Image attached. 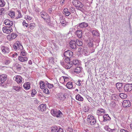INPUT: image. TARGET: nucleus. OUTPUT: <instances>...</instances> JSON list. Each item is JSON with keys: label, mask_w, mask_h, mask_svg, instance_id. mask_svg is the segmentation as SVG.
<instances>
[{"label": "nucleus", "mask_w": 132, "mask_h": 132, "mask_svg": "<svg viewBox=\"0 0 132 132\" xmlns=\"http://www.w3.org/2000/svg\"><path fill=\"white\" fill-rule=\"evenodd\" d=\"M13 49L16 51L18 53L23 48V47L20 42L17 41L14 43L13 45Z\"/></svg>", "instance_id": "1"}, {"label": "nucleus", "mask_w": 132, "mask_h": 132, "mask_svg": "<svg viewBox=\"0 0 132 132\" xmlns=\"http://www.w3.org/2000/svg\"><path fill=\"white\" fill-rule=\"evenodd\" d=\"M7 76L5 75H2L0 76V80L1 82V85L4 87H5L6 83L5 81L7 79Z\"/></svg>", "instance_id": "2"}, {"label": "nucleus", "mask_w": 132, "mask_h": 132, "mask_svg": "<svg viewBox=\"0 0 132 132\" xmlns=\"http://www.w3.org/2000/svg\"><path fill=\"white\" fill-rule=\"evenodd\" d=\"M87 120L88 124L92 126L94 125L96 122L95 118L92 115H89L88 116Z\"/></svg>", "instance_id": "3"}, {"label": "nucleus", "mask_w": 132, "mask_h": 132, "mask_svg": "<svg viewBox=\"0 0 132 132\" xmlns=\"http://www.w3.org/2000/svg\"><path fill=\"white\" fill-rule=\"evenodd\" d=\"M51 113L54 116L57 118L61 117L62 114L60 110L58 111L55 109L52 110Z\"/></svg>", "instance_id": "4"}, {"label": "nucleus", "mask_w": 132, "mask_h": 132, "mask_svg": "<svg viewBox=\"0 0 132 132\" xmlns=\"http://www.w3.org/2000/svg\"><path fill=\"white\" fill-rule=\"evenodd\" d=\"M57 98L59 100L64 101H66L67 99V95L66 93H59L57 94Z\"/></svg>", "instance_id": "5"}, {"label": "nucleus", "mask_w": 132, "mask_h": 132, "mask_svg": "<svg viewBox=\"0 0 132 132\" xmlns=\"http://www.w3.org/2000/svg\"><path fill=\"white\" fill-rule=\"evenodd\" d=\"M1 59L3 63L6 65H8L11 61V59L6 56H2Z\"/></svg>", "instance_id": "6"}, {"label": "nucleus", "mask_w": 132, "mask_h": 132, "mask_svg": "<svg viewBox=\"0 0 132 132\" xmlns=\"http://www.w3.org/2000/svg\"><path fill=\"white\" fill-rule=\"evenodd\" d=\"M3 32L6 34H9L13 31L12 27L6 26L3 27L2 28Z\"/></svg>", "instance_id": "7"}, {"label": "nucleus", "mask_w": 132, "mask_h": 132, "mask_svg": "<svg viewBox=\"0 0 132 132\" xmlns=\"http://www.w3.org/2000/svg\"><path fill=\"white\" fill-rule=\"evenodd\" d=\"M0 48L2 50V53L3 54H8L10 52L9 48L5 46L4 45L1 46Z\"/></svg>", "instance_id": "8"}, {"label": "nucleus", "mask_w": 132, "mask_h": 132, "mask_svg": "<svg viewBox=\"0 0 132 132\" xmlns=\"http://www.w3.org/2000/svg\"><path fill=\"white\" fill-rule=\"evenodd\" d=\"M73 54V52L69 50L65 52L64 53V55L65 57L69 58L72 56Z\"/></svg>", "instance_id": "9"}, {"label": "nucleus", "mask_w": 132, "mask_h": 132, "mask_svg": "<svg viewBox=\"0 0 132 132\" xmlns=\"http://www.w3.org/2000/svg\"><path fill=\"white\" fill-rule=\"evenodd\" d=\"M124 89L126 92L131 91L132 89V84H126L124 87Z\"/></svg>", "instance_id": "10"}, {"label": "nucleus", "mask_w": 132, "mask_h": 132, "mask_svg": "<svg viewBox=\"0 0 132 132\" xmlns=\"http://www.w3.org/2000/svg\"><path fill=\"white\" fill-rule=\"evenodd\" d=\"M17 36V35L15 33H13L7 35V37L8 39L10 41L15 39Z\"/></svg>", "instance_id": "11"}, {"label": "nucleus", "mask_w": 132, "mask_h": 132, "mask_svg": "<svg viewBox=\"0 0 132 132\" xmlns=\"http://www.w3.org/2000/svg\"><path fill=\"white\" fill-rule=\"evenodd\" d=\"M69 44V46L71 48L75 49L76 48V43L74 40H72L70 41Z\"/></svg>", "instance_id": "12"}, {"label": "nucleus", "mask_w": 132, "mask_h": 132, "mask_svg": "<svg viewBox=\"0 0 132 132\" xmlns=\"http://www.w3.org/2000/svg\"><path fill=\"white\" fill-rule=\"evenodd\" d=\"M15 81L18 84H21L23 81V79L20 76H16L15 77Z\"/></svg>", "instance_id": "13"}, {"label": "nucleus", "mask_w": 132, "mask_h": 132, "mask_svg": "<svg viewBox=\"0 0 132 132\" xmlns=\"http://www.w3.org/2000/svg\"><path fill=\"white\" fill-rule=\"evenodd\" d=\"M70 62V59L68 58H64L63 59L62 61H60V63L61 64L63 65L64 66L65 65L66 63Z\"/></svg>", "instance_id": "14"}, {"label": "nucleus", "mask_w": 132, "mask_h": 132, "mask_svg": "<svg viewBox=\"0 0 132 132\" xmlns=\"http://www.w3.org/2000/svg\"><path fill=\"white\" fill-rule=\"evenodd\" d=\"M122 106L123 107H129L131 106L130 102L129 100H124L122 103Z\"/></svg>", "instance_id": "15"}, {"label": "nucleus", "mask_w": 132, "mask_h": 132, "mask_svg": "<svg viewBox=\"0 0 132 132\" xmlns=\"http://www.w3.org/2000/svg\"><path fill=\"white\" fill-rule=\"evenodd\" d=\"M88 26V23L84 22L82 23H79L77 27L78 28H86Z\"/></svg>", "instance_id": "16"}, {"label": "nucleus", "mask_w": 132, "mask_h": 132, "mask_svg": "<svg viewBox=\"0 0 132 132\" xmlns=\"http://www.w3.org/2000/svg\"><path fill=\"white\" fill-rule=\"evenodd\" d=\"M4 23L6 25L9 26H10V27H12L13 24V22L8 19L4 20Z\"/></svg>", "instance_id": "17"}, {"label": "nucleus", "mask_w": 132, "mask_h": 132, "mask_svg": "<svg viewBox=\"0 0 132 132\" xmlns=\"http://www.w3.org/2000/svg\"><path fill=\"white\" fill-rule=\"evenodd\" d=\"M122 83L118 82L116 84V86L120 92H122L123 91L122 89Z\"/></svg>", "instance_id": "18"}, {"label": "nucleus", "mask_w": 132, "mask_h": 132, "mask_svg": "<svg viewBox=\"0 0 132 132\" xmlns=\"http://www.w3.org/2000/svg\"><path fill=\"white\" fill-rule=\"evenodd\" d=\"M73 66V64L72 61H70L65 64V65L64 66V67L66 69H69L71 67Z\"/></svg>", "instance_id": "19"}, {"label": "nucleus", "mask_w": 132, "mask_h": 132, "mask_svg": "<svg viewBox=\"0 0 132 132\" xmlns=\"http://www.w3.org/2000/svg\"><path fill=\"white\" fill-rule=\"evenodd\" d=\"M104 129L108 131L109 132H113V131H116L117 130L116 128H114L113 129H111L110 128L109 126H105L104 127Z\"/></svg>", "instance_id": "20"}, {"label": "nucleus", "mask_w": 132, "mask_h": 132, "mask_svg": "<svg viewBox=\"0 0 132 132\" xmlns=\"http://www.w3.org/2000/svg\"><path fill=\"white\" fill-rule=\"evenodd\" d=\"M103 121L104 122H106L108 120L109 121L111 119L108 114H106L104 115L103 117Z\"/></svg>", "instance_id": "21"}, {"label": "nucleus", "mask_w": 132, "mask_h": 132, "mask_svg": "<svg viewBox=\"0 0 132 132\" xmlns=\"http://www.w3.org/2000/svg\"><path fill=\"white\" fill-rule=\"evenodd\" d=\"M83 5L81 2L76 7L77 9L82 12H83L84 10L83 8Z\"/></svg>", "instance_id": "22"}, {"label": "nucleus", "mask_w": 132, "mask_h": 132, "mask_svg": "<svg viewBox=\"0 0 132 132\" xmlns=\"http://www.w3.org/2000/svg\"><path fill=\"white\" fill-rule=\"evenodd\" d=\"M39 109L42 111H44L46 110V104H42L40 105L38 108Z\"/></svg>", "instance_id": "23"}, {"label": "nucleus", "mask_w": 132, "mask_h": 132, "mask_svg": "<svg viewBox=\"0 0 132 132\" xmlns=\"http://www.w3.org/2000/svg\"><path fill=\"white\" fill-rule=\"evenodd\" d=\"M76 34L77 36L79 38L82 37V32L81 30H77L76 32Z\"/></svg>", "instance_id": "24"}, {"label": "nucleus", "mask_w": 132, "mask_h": 132, "mask_svg": "<svg viewBox=\"0 0 132 132\" xmlns=\"http://www.w3.org/2000/svg\"><path fill=\"white\" fill-rule=\"evenodd\" d=\"M105 113V110L102 108L99 109L97 111V114L99 115L101 114H104Z\"/></svg>", "instance_id": "25"}, {"label": "nucleus", "mask_w": 132, "mask_h": 132, "mask_svg": "<svg viewBox=\"0 0 132 132\" xmlns=\"http://www.w3.org/2000/svg\"><path fill=\"white\" fill-rule=\"evenodd\" d=\"M40 14L41 17L44 19L47 18V17L49 16L48 14L44 12H42L40 13Z\"/></svg>", "instance_id": "26"}, {"label": "nucleus", "mask_w": 132, "mask_h": 132, "mask_svg": "<svg viewBox=\"0 0 132 132\" xmlns=\"http://www.w3.org/2000/svg\"><path fill=\"white\" fill-rule=\"evenodd\" d=\"M18 59L20 61L22 62L27 61L28 60V58L27 57H23L20 56H19Z\"/></svg>", "instance_id": "27"}, {"label": "nucleus", "mask_w": 132, "mask_h": 132, "mask_svg": "<svg viewBox=\"0 0 132 132\" xmlns=\"http://www.w3.org/2000/svg\"><path fill=\"white\" fill-rule=\"evenodd\" d=\"M30 82H28L24 84L23 85V87L26 90H27L29 89L30 88Z\"/></svg>", "instance_id": "28"}, {"label": "nucleus", "mask_w": 132, "mask_h": 132, "mask_svg": "<svg viewBox=\"0 0 132 132\" xmlns=\"http://www.w3.org/2000/svg\"><path fill=\"white\" fill-rule=\"evenodd\" d=\"M63 14L66 16H68L70 14V12L67 8H65L63 9Z\"/></svg>", "instance_id": "29"}, {"label": "nucleus", "mask_w": 132, "mask_h": 132, "mask_svg": "<svg viewBox=\"0 0 132 132\" xmlns=\"http://www.w3.org/2000/svg\"><path fill=\"white\" fill-rule=\"evenodd\" d=\"M44 20L48 25L51 26L52 23H51L50 18V16H48L47 17V18H46Z\"/></svg>", "instance_id": "30"}, {"label": "nucleus", "mask_w": 132, "mask_h": 132, "mask_svg": "<svg viewBox=\"0 0 132 132\" xmlns=\"http://www.w3.org/2000/svg\"><path fill=\"white\" fill-rule=\"evenodd\" d=\"M36 26V25L34 23H30L29 25V27H28V30L30 29L31 30H33Z\"/></svg>", "instance_id": "31"}, {"label": "nucleus", "mask_w": 132, "mask_h": 132, "mask_svg": "<svg viewBox=\"0 0 132 132\" xmlns=\"http://www.w3.org/2000/svg\"><path fill=\"white\" fill-rule=\"evenodd\" d=\"M59 128L55 126L51 128L52 132H58Z\"/></svg>", "instance_id": "32"}, {"label": "nucleus", "mask_w": 132, "mask_h": 132, "mask_svg": "<svg viewBox=\"0 0 132 132\" xmlns=\"http://www.w3.org/2000/svg\"><path fill=\"white\" fill-rule=\"evenodd\" d=\"M66 86L67 88L69 89H70L73 87V84L72 82H68L66 85Z\"/></svg>", "instance_id": "33"}, {"label": "nucleus", "mask_w": 132, "mask_h": 132, "mask_svg": "<svg viewBox=\"0 0 132 132\" xmlns=\"http://www.w3.org/2000/svg\"><path fill=\"white\" fill-rule=\"evenodd\" d=\"M80 2L78 0H73L72 2V3L76 7L78 4L79 5Z\"/></svg>", "instance_id": "34"}, {"label": "nucleus", "mask_w": 132, "mask_h": 132, "mask_svg": "<svg viewBox=\"0 0 132 132\" xmlns=\"http://www.w3.org/2000/svg\"><path fill=\"white\" fill-rule=\"evenodd\" d=\"M39 84L41 89H43L45 88V85L43 81H40L39 82Z\"/></svg>", "instance_id": "35"}, {"label": "nucleus", "mask_w": 132, "mask_h": 132, "mask_svg": "<svg viewBox=\"0 0 132 132\" xmlns=\"http://www.w3.org/2000/svg\"><path fill=\"white\" fill-rule=\"evenodd\" d=\"M19 53H20V56H25L27 54L26 52L25 51L24 49H23V48L22 50H21V51H20V52Z\"/></svg>", "instance_id": "36"}, {"label": "nucleus", "mask_w": 132, "mask_h": 132, "mask_svg": "<svg viewBox=\"0 0 132 132\" xmlns=\"http://www.w3.org/2000/svg\"><path fill=\"white\" fill-rule=\"evenodd\" d=\"M14 67L16 68L18 70H20L21 68V65L18 63L15 64L14 65Z\"/></svg>", "instance_id": "37"}, {"label": "nucleus", "mask_w": 132, "mask_h": 132, "mask_svg": "<svg viewBox=\"0 0 132 132\" xmlns=\"http://www.w3.org/2000/svg\"><path fill=\"white\" fill-rule=\"evenodd\" d=\"M81 70V68L77 67L75 68L74 69V72L77 73H79L80 72Z\"/></svg>", "instance_id": "38"}, {"label": "nucleus", "mask_w": 132, "mask_h": 132, "mask_svg": "<svg viewBox=\"0 0 132 132\" xmlns=\"http://www.w3.org/2000/svg\"><path fill=\"white\" fill-rule=\"evenodd\" d=\"M76 99L79 101H82L83 100V98L79 94L77 95L76 96Z\"/></svg>", "instance_id": "39"}, {"label": "nucleus", "mask_w": 132, "mask_h": 132, "mask_svg": "<svg viewBox=\"0 0 132 132\" xmlns=\"http://www.w3.org/2000/svg\"><path fill=\"white\" fill-rule=\"evenodd\" d=\"M73 65H78L79 64V61L78 60L76 59L73 60L72 61Z\"/></svg>", "instance_id": "40"}, {"label": "nucleus", "mask_w": 132, "mask_h": 132, "mask_svg": "<svg viewBox=\"0 0 132 132\" xmlns=\"http://www.w3.org/2000/svg\"><path fill=\"white\" fill-rule=\"evenodd\" d=\"M92 33L93 36H98L100 34L99 33L95 30L92 31Z\"/></svg>", "instance_id": "41"}, {"label": "nucleus", "mask_w": 132, "mask_h": 132, "mask_svg": "<svg viewBox=\"0 0 132 132\" xmlns=\"http://www.w3.org/2000/svg\"><path fill=\"white\" fill-rule=\"evenodd\" d=\"M120 97L122 99H125L127 97V95L125 94L121 93L119 95Z\"/></svg>", "instance_id": "42"}, {"label": "nucleus", "mask_w": 132, "mask_h": 132, "mask_svg": "<svg viewBox=\"0 0 132 132\" xmlns=\"http://www.w3.org/2000/svg\"><path fill=\"white\" fill-rule=\"evenodd\" d=\"M9 15L11 16L12 18H14L15 16V12L12 11H11L9 14Z\"/></svg>", "instance_id": "43"}, {"label": "nucleus", "mask_w": 132, "mask_h": 132, "mask_svg": "<svg viewBox=\"0 0 132 132\" xmlns=\"http://www.w3.org/2000/svg\"><path fill=\"white\" fill-rule=\"evenodd\" d=\"M5 2L4 0H0V7H2L5 6Z\"/></svg>", "instance_id": "44"}, {"label": "nucleus", "mask_w": 132, "mask_h": 132, "mask_svg": "<svg viewBox=\"0 0 132 132\" xmlns=\"http://www.w3.org/2000/svg\"><path fill=\"white\" fill-rule=\"evenodd\" d=\"M13 89L15 90L16 91L18 92L20 89V87L18 86H14L13 87Z\"/></svg>", "instance_id": "45"}, {"label": "nucleus", "mask_w": 132, "mask_h": 132, "mask_svg": "<svg viewBox=\"0 0 132 132\" xmlns=\"http://www.w3.org/2000/svg\"><path fill=\"white\" fill-rule=\"evenodd\" d=\"M60 23L62 24V26H65L67 24V23L64 19L60 21Z\"/></svg>", "instance_id": "46"}, {"label": "nucleus", "mask_w": 132, "mask_h": 132, "mask_svg": "<svg viewBox=\"0 0 132 132\" xmlns=\"http://www.w3.org/2000/svg\"><path fill=\"white\" fill-rule=\"evenodd\" d=\"M18 16L17 17H16V19H17L18 18H21L22 16V15L20 11H18Z\"/></svg>", "instance_id": "47"}, {"label": "nucleus", "mask_w": 132, "mask_h": 132, "mask_svg": "<svg viewBox=\"0 0 132 132\" xmlns=\"http://www.w3.org/2000/svg\"><path fill=\"white\" fill-rule=\"evenodd\" d=\"M46 85L47 86L48 88L50 89L54 87V85L53 84H50L48 82L46 83Z\"/></svg>", "instance_id": "48"}, {"label": "nucleus", "mask_w": 132, "mask_h": 132, "mask_svg": "<svg viewBox=\"0 0 132 132\" xmlns=\"http://www.w3.org/2000/svg\"><path fill=\"white\" fill-rule=\"evenodd\" d=\"M37 92L35 89H33L32 90L31 95L32 97H34L36 94Z\"/></svg>", "instance_id": "49"}, {"label": "nucleus", "mask_w": 132, "mask_h": 132, "mask_svg": "<svg viewBox=\"0 0 132 132\" xmlns=\"http://www.w3.org/2000/svg\"><path fill=\"white\" fill-rule=\"evenodd\" d=\"M76 42L77 45L79 46H81L82 45V43L80 41L78 40H76Z\"/></svg>", "instance_id": "50"}, {"label": "nucleus", "mask_w": 132, "mask_h": 132, "mask_svg": "<svg viewBox=\"0 0 132 132\" xmlns=\"http://www.w3.org/2000/svg\"><path fill=\"white\" fill-rule=\"evenodd\" d=\"M43 92L46 94H48L50 93L49 90L46 88H44L43 90Z\"/></svg>", "instance_id": "51"}, {"label": "nucleus", "mask_w": 132, "mask_h": 132, "mask_svg": "<svg viewBox=\"0 0 132 132\" xmlns=\"http://www.w3.org/2000/svg\"><path fill=\"white\" fill-rule=\"evenodd\" d=\"M24 18L26 20H30L32 18L30 16L28 15H26L24 17Z\"/></svg>", "instance_id": "52"}, {"label": "nucleus", "mask_w": 132, "mask_h": 132, "mask_svg": "<svg viewBox=\"0 0 132 132\" xmlns=\"http://www.w3.org/2000/svg\"><path fill=\"white\" fill-rule=\"evenodd\" d=\"M4 9L3 8L0 9V15H3V14L4 13Z\"/></svg>", "instance_id": "53"}, {"label": "nucleus", "mask_w": 132, "mask_h": 132, "mask_svg": "<svg viewBox=\"0 0 132 132\" xmlns=\"http://www.w3.org/2000/svg\"><path fill=\"white\" fill-rule=\"evenodd\" d=\"M54 59L53 57H51L49 58V61L50 62H52L53 61Z\"/></svg>", "instance_id": "54"}, {"label": "nucleus", "mask_w": 132, "mask_h": 132, "mask_svg": "<svg viewBox=\"0 0 132 132\" xmlns=\"http://www.w3.org/2000/svg\"><path fill=\"white\" fill-rule=\"evenodd\" d=\"M22 24L23 26H25L26 27H28V24L26 23L25 21L24 20L23 21Z\"/></svg>", "instance_id": "55"}, {"label": "nucleus", "mask_w": 132, "mask_h": 132, "mask_svg": "<svg viewBox=\"0 0 132 132\" xmlns=\"http://www.w3.org/2000/svg\"><path fill=\"white\" fill-rule=\"evenodd\" d=\"M88 46L89 47H92L93 46V43L92 42H90L88 43Z\"/></svg>", "instance_id": "56"}, {"label": "nucleus", "mask_w": 132, "mask_h": 132, "mask_svg": "<svg viewBox=\"0 0 132 132\" xmlns=\"http://www.w3.org/2000/svg\"><path fill=\"white\" fill-rule=\"evenodd\" d=\"M63 77L64 79V81H67L68 80V79L69 78L65 76H63Z\"/></svg>", "instance_id": "57"}, {"label": "nucleus", "mask_w": 132, "mask_h": 132, "mask_svg": "<svg viewBox=\"0 0 132 132\" xmlns=\"http://www.w3.org/2000/svg\"><path fill=\"white\" fill-rule=\"evenodd\" d=\"M48 12H49V13L50 14H52V9L51 8H49L48 10Z\"/></svg>", "instance_id": "58"}, {"label": "nucleus", "mask_w": 132, "mask_h": 132, "mask_svg": "<svg viewBox=\"0 0 132 132\" xmlns=\"http://www.w3.org/2000/svg\"><path fill=\"white\" fill-rule=\"evenodd\" d=\"M58 130V132H63V130L62 128H59Z\"/></svg>", "instance_id": "59"}, {"label": "nucleus", "mask_w": 132, "mask_h": 132, "mask_svg": "<svg viewBox=\"0 0 132 132\" xmlns=\"http://www.w3.org/2000/svg\"><path fill=\"white\" fill-rule=\"evenodd\" d=\"M17 53H15L13 54L12 56L13 57H16L17 56Z\"/></svg>", "instance_id": "60"}, {"label": "nucleus", "mask_w": 132, "mask_h": 132, "mask_svg": "<svg viewBox=\"0 0 132 132\" xmlns=\"http://www.w3.org/2000/svg\"><path fill=\"white\" fill-rule=\"evenodd\" d=\"M121 132H129L127 130L124 129H121L120 130Z\"/></svg>", "instance_id": "61"}, {"label": "nucleus", "mask_w": 132, "mask_h": 132, "mask_svg": "<svg viewBox=\"0 0 132 132\" xmlns=\"http://www.w3.org/2000/svg\"><path fill=\"white\" fill-rule=\"evenodd\" d=\"M34 103L35 104H38L39 103V101L37 99H36L34 100Z\"/></svg>", "instance_id": "62"}, {"label": "nucleus", "mask_w": 132, "mask_h": 132, "mask_svg": "<svg viewBox=\"0 0 132 132\" xmlns=\"http://www.w3.org/2000/svg\"><path fill=\"white\" fill-rule=\"evenodd\" d=\"M87 98L88 101L89 102H90V101H92V99L90 97H88V98Z\"/></svg>", "instance_id": "63"}, {"label": "nucleus", "mask_w": 132, "mask_h": 132, "mask_svg": "<svg viewBox=\"0 0 132 132\" xmlns=\"http://www.w3.org/2000/svg\"><path fill=\"white\" fill-rule=\"evenodd\" d=\"M28 63L29 64L31 65L32 64V62L31 60H29L28 61Z\"/></svg>", "instance_id": "64"}]
</instances>
